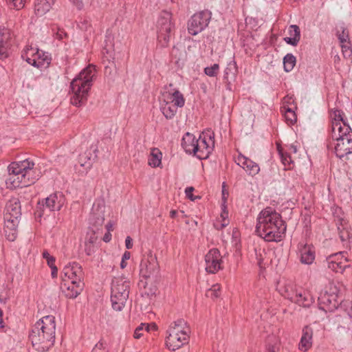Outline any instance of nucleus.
<instances>
[{"label":"nucleus","instance_id":"f257e3e1","mask_svg":"<svg viewBox=\"0 0 352 352\" xmlns=\"http://www.w3.org/2000/svg\"><path fill=\"white\" fill-rule=\"evenodd\" d=\"M286 228L280 214L271 207L263 210L257 217L256 232L267 241H280Z\"/></svg>","mask_w":352,"mask_h":352},{"label":"nucleus","instance_id":"f03ea898","mask_svg":"<svg viewBox=\"0 0 352 352\" xmlns=\"http://www.w3.org/2000/svg\"><path fill=\"white\" fill-rule=\"evenodd\" d=\"M8 177L6 184L8 188L14 189L29 186L41 177V171L35 167L33 161L27 159L12 162L8 167Z\"/></svg>","mask_w":352,"mask_h":352},{"label":"nucleus","instance_id":"7ed1b4c3","mask_svg":"<svg viewBox=\"0 0 352 352\" xmlns=\"http://www.w3.org/2000/svg\"><path fill=\"white\" fill-rule=\"evenodd\" d=\"M56 322L53 316H46L37 321L32 327L30 339L37 350L46 351L55 341Z\"/></svg>","mask_w":352,"mask_h":352},{"label":"nucleus","instance_id":"20e7f679","mask_svg":"<svg viewBox=\"0 0 352 352\" xmlns=\"http://www.w3.org/2000/svg\"><path fill=\"white\" fill-rule=\"evenodd\" d=\"M96 77L95 66L89 65L72 81L71 88L73 96L71 98V103L73 105L80 107L85 104Z\"/></svg>","mask_w":352,"mask_h":352},{"label":"nucleus","instance_id":"39448f33","mask_svg":"<svg viewBox=\"0 0 352 352\" xmlns=\"http://www.w3.org/2000/svg\"><path fill=\"white\" fill-rule=\"evenodd\" d=\"M181 145L186 153L193 154L200 160L206 159L214 146V133H203L196 138L193 134L187 132L183 136Z\"/></svg>","mask_w":352,"mask_h":352},{"label":"nucleus","instance_id":"423d86ee","mask_svg":"<svg viewBox=\"0 0 352 352\" xmlns=\"http://www.w3.org/2000/svg\"><path fill=\"white\" fill-rule=\"evenodd\" d=\"M190 327L184 319L172 322L166 331L165 344L166 348L175 351L188 344L190 338Z\"/></svg>","mask_w":352,"mask_h":352},{"label":"nucleus","instance_id":"0eeeda50","mask_svg":"<svg viewBox=\"0 0 352 352\" xmlns=\"http://www.w3.org/2000/svg\"><path fill=\"white\" fill-rule=\"evenodd\" d=\"M129 281L124 277L114 278L111 283V300L116 311H121L125 305L129 294Z\"/></svg>","mask_w":352,"mask_h":352},{"label":"nucleus","instance_id":"6e6552de","mask_svg":"<svg viewBox=\"0 0 352 352\" xmlns=\"http://www.w3.org/2000/svg\"><path fill=\"white\" fill-rule=\"evenodd\" d=\"M339 287L333 282L329 283L318 296L319 308L324 311H333L338 305Z\"/></svg>","mask_w":352,"mask_h":352},{"label":"nucleus","instance_id":"1a4fd4ad","mask_svg":"<svg viewBox=\"0 0 352 352\" xmlns=\"http://www.w3.org/2000/svg\"><path fill=\"white\" fill-rule=\"evenodd\" d=\"M212 13L208 10L194 14L188 22V31L191 35H197L208 27Z\"/></svg>","mask_w":352,"mask_h":352},{"label":"nucleus","instance_id":"9d476101","mask_svg":"<svg viewBox=\"0 0 352 352\" xmlns=\"http://www.w3.org/2000/svg\"><path fill=\"white\" fill-rule=\"evenodd\" d=\"M171 14L163 11L159 16L157 21V40L161 47H166L170 38V32L172 28L170 22Z\"/></svg>","mask_w":352,"mask_h":352},{"label":"nucleus","instance_id":"9b49d317","mask_svg":"<svg viewBox=\"0 0 352 352\" xmlns=\"http://www.w3.org/2000/svg\"><path fill=\"white\" fill-rule=\"evenodd\" d=\"M206 271L210 274H215L222 267V258L218 249L212 248L205 256Z\"/></svg>","mask_w":352,"mask_h":352},{"label":"nucleus","instance_id":"f8f14e48","mask_svg":"<svg viewBox=\"0 0 352 352\" xmlns=\"http://www.w3.org/2000/svg\"><path fill=\"white\" fill-rule=\"evenodd\" d=\"M335 222L337 226L339 237L346 248L349 246L350 239L352 237L351 226L349 221L344 217H336Z\"/></svg>","mask_w":352,"mask_h":352},{"label":"nucleus","instance_id":"ddd939ff","mask_svg":"<svg viewBox=\"0 0 352 352\" xmlns=\"http://www.w3.org/2000/svg\"><path fill=\"white\" fill-rule=\"evenodd\" d=\"M82 270L77 263H72L64 267L62 271V281L82 282Z\"/></svg>","mask_w":352,"mask_h":352},{"label":"nucleus","instance_id":"4468645a","mask_svg":"<svg viewBox=\"0 0 352 352\" xmlns=\"http://www.w3.org/2000/svg\"><path fill=\"white\" fill-rule=\"evenodd\" d=\"M105 205L103 201L95 202L92 206L89 217L90 223L100 227L104 221Z\"/></svg>","mask_w":352,"mask_h":352},{"label":"nucleus","instance_id":"2eb2a0df","mask_svg":"<svg viewBox=\"0 0 352 352\" xmlns=\"http://www.w3.org/2000/svg\"><path fill=\"white\" fill-rule=\"evenodd\" d=\"M332 140L334 142V152L340 159L352 153V137L350 135L342 140Z\"/></svg>","mask_w":352,"mask_h":352},{"label":"nucleus","instance_id":"dca6fc26","mask_svg":"<svg viewBox=\"0 0 352 352\" xmlns=\"http://www.w3.org/2000/svg\"><path fill=\"white\" fill-rule=\"evenodd\" d=\"M84 283L82 282L62 281L60 289L65 297L68 298H76L83 289Z\"/></svg>","mask_w":352,"mask_h":352},{"label":"nucleus","instance_id":"f3484780","mask_svg":"<svg viewBox=\"0 0 352 352\" xmlns=\"http://www.w3.org/2000/svg\"><path fill=\"white\" fill-rule=\"evenodd\" d=\"M235 162L251 176L257 175L260 171V167L256 162L241 154L235 157Z\"/></svg>","mask_w":352,"mask_h":352},{"label":"nucleus","instance_id":"a211bd4d","mask_svg":"<svg viewBox=\"0 0 352 352\" xmlns=\"http://www.w3.org/2000/svg\"><path fill=\"white\" fill-rule=\"evenodd\" d=\"M298 254L302 263L311 264L315 259V250L312 245L300 243L298 245Z\"/></svg>","mask_w":352,"mask_h":352},{"label":"nucleus","instance_id":"6ab92c4d","mask_svg":"<svg viewBox=\"0 0 352 352\" xmlns=\"http://www.w3.org/2000/svg\"><path fill=\"white\" fill-rule=\"evenodd\" d=\"M10 39V31L5 27H0V58H6L8 56Z\"/></svg>","mask_w":352,"mask_h":352},{"label":"nucleus","instance_id":"aec40b11","mask_svg":"<svg viewBox=\"0 0 352 352\" xmlns=\"http://www.w3.org/2000/svg\"><path fill=\"white\" fill-rule=\"evenodd\" d=\"M21 215V204L17 199L8 201L6 206L4 218L20 219Z\"/></svg>","mask_w":352,"mask_h":352},{"label":"nucleus","instance_id":"412c9836","mask_svg":"<svg viewBox=\"0 0 352 352\" xmlns=\"http://www.w3.org/2000/svg\"><path fill=\"white\" fill-rule=\"evenodd\" d=\"M19 219L4 218V234L6 239L10 241H14L18 234V225Z\"/></svg>","mask_w":352,"mask_h":352},{"label":"nucleus","instance_id":"4be33fe9","mask_svg":"<svg viewBox=\"0 0 352 352\" xmlns=\"http://www.w3.org/2000/svg\"><path fill=\"white\" fill-rule=\"evenodd\" d=\"M64 204V197L60 193H54L50 195L45 200L44 208L50 211L59 210Z\"/></svg>","mask_w":352,"mask_h":352},{"label":"nucleus","instance_id":"5701e85b","mask_svg":"<svg viewBox=\"0 0 352 352\" xmlns=\"http://www.w3.org/2000/svg\"><path fill=\"white\" fill-rule=\"evenodd\" d=\"M352 137V129L348 124L340 125L334 124L331 130V138L332 140H342L346 136Z\"/></svg>","mask_w":352,"mask_h":352},{"label":"nucleus","instance_id":"b1692460","mask_svg":"<svg viewBox=\"0 0 352 352\" xmlns=\"http://www.w3.org/2000/svg\"><path fill=\"white\" fill-rule=\"evenodd\" d=\"M313 330L311 327L306 326L302 329V335L298 344V349L307 351L312 346Z\"/></svg>","mask_w":352,"mask_h":352},{"label":"nucleus","instance_id":"393cba45","mask_svg":"<svg viewBox=\"0 0 352 352\" xmlns=\"http://www.w3.org/2000/svg\"><path fill=\"white\" fill-rule=\"evenodd\" d=\"M278 289L283 296L289 299L290 301L292 299H295L296 296L294 294L297 288L292 281H285L283 283L280 284Z\"/></svg>","mask_w":352,"mask_h":352},{"label":"nucleus","instance_id":"a878e982","mask_svg":"<svg viewBox=\"0 0 352 352\" xmlns=\"http://www.w3.org/2000/svg\"><path fill=\"white\" fill-rule=\"evenodd\" d=\"M294 296H296L295 299H292L291 301L300 306L308 307L314 301L310 294L302 289H297Z\"/></svg>","mask_w":352,"mask_h":352},{"label":"nucleus","instance_id":"bb28decb","mask_svg":"<svg viewBox=\"0 0 352 352\" xmlns=\"http://www.w3.org/2000/svg\"><path fill=\"white\" fill-rule=\"evenodd\" d=\"M34 60L32 62L31 65L39 68H46L51 63L50 56L43 51L39 50L36 55L34 56Z\"/></svg>","mask_w":352,"mask_h":352},{"label":"nucleus","instance_id":"cd10ccee","mask_svg":"<svg viewBox=\"0 0 352 352\" xmlns=\"http://www.w3.org/2000/svg\"><path fill=\"white\" fill-rule=\"evenodd\" d=\"M287 33L289 36L285 37L284 41L292 46H296L300 39V28L296 25H291L288 28Z\"/></svg>","mask_w":352,"mask_h":352},{"label":"nucleus","instance_id":"c85d7f7f","mask_svg":"<svg viewBox=\"0 0 352 352\" xmlns=\"http://www.w3.org/2000/svg\"><path fill=\"white\" fill-rule=\"evenodd\" d=\"M56 0H37L34 5L36 14L42 16L50 10Z\"/></svg>","mask_w":352,"mask_h":352},{"label":"nucleus","instance_id":"c756f323","mask_svg":"<svg viewBox=\"0 0 352 352\" xmlns=\"http://www.w3.org/2000/svg\"><path fill=\"white\" fill-rule=\"evenodd\" d=\"M160 110L166 118L172 119L176 114L177 108L164 98V102L161 104Z\"/></svg>","mask_w":352,"mask_h":352},{"label":"nucleus","instance_id":"7c9ffc66","mask_svg":"<svg viewBox=\"0 0 352 352\" xmlns=\"http://www.w3.org/2000/svg\"><path fill=\"white\" fill-rule=\"evenodd\" d=\"M154 331V322L141 323L135 329L133 337L135 339H140L145 336V333H149Z\"/></svg>","mask_w":352,"mask_h":352},{"label":"nucleus","instance_id":"2f4dec72","mask_svg":"<svg viewBox=\"0 0 352 352\" xmlns=\"http://www.w3.org/2000/svg\"><path fill=\"white\" fill-rule=\"evenodd\" d=\"M38 51L39 50L37 47L27 45L21 52V58L31 65Z\"/></svg>","mask_w":352,"mask_h":352},{"label":"nucleus","instance_id":"473e14b6","mask_svg":"<svg viewBox=\"0 0 352 352\" xmlns=\"http://www.w3.org/2000/svg\"><path fill=\"white\" fill-rule=\"evenodd\" d=\"M164 97L170 102L174 104L177 108L182 107L184 105L185 100L182 94H181L179 91L175 90L172 94H168L167 96L164 95Z\"/></svg>","mask_w":352,"mask_h":352},{"label":"nucleus","instance_id":"72a5a7b5","mask_svg":"<svg viewBox=\"0 0 352 352\" xmlns=\"http://www.w3.org/2000/svg\"><path fill=\"white\" fill-rule=\"evenodd\" d=\"M228 212L225 210L221 214L220 217L216 219L214 222V227L215 229L220 230L226 228L229 224V219H228Z\"/></svg>","mask_w":352,"mask_h":352},{"label":"nucleus","instance_id":"f704fd0d","mask_svg":"<svg viewBox=\"0 0 352 352\" xmlns=\"http://www.w3.org/2000/svg\"><path fill=\"white\" fill-rule=\"evenodd\" d=\"M332 122L331 128L334 124H340V125L348 124L346 120L344 118V113L341 110L335 109L331 115Z\"/></svg>","mask_w":352,"mask_h":352},{"label":"nucleus","instance_id":"c9c22d12","mask_svg":"<svg viewBox=\"0 0 352 352\" xmlns=\"http://www.w3.org/2000/svg\"><path fill=\"white\" fill-rule=\"evenodd\" d=\"M296 63V57L292 54H287L283 58V66L285 72H291Z\"/></svg>","mask_w":352,"mask_h":352},{"label":"nucleus","instance_id":"e433bc0d","mask_svg":"<svg viewBox=\"0 0 352 352\" xmlns=\"http://www.w3.org/2000/svg\"><path fill=\"white\" fill-rule=\"evenodd\" d=\"M336 36L340 41V43L350 41L349 30L344 25H340L336 28Z\"/></svg>","mask_w":352,"mask_h":352},{"label":"nucleus","instance_id":"4c0bfd02","mask_svg":"<svg viewBox=\"0 0 352 352\" xmlns=\"http://www.w3.org/2000/svg\"><path fill=\"white\" fill-rule=\"evenodd\" d=\"M283 109L285 113V118L289 124H294L297 120L296 115L292 108L289 107L287 105L283 106Z\"/></svg>","mask_w":352,"mask_h":352},{"label":"nucleus","instance_id":"58836bf2","mask_svg":"<svg viewBox=\"0 0 352 352\" xmlns=\"http://www.w3.org/2000/svg\"><path fill=\"white\" fill-rule=\"evenodd\" d=\"M278 150L281 162L284 165L285 169L289 170L292 168V161L290 155L287 153H283V150L279 148V147H278Z\"/></svg>","mask_w":352,"mask_h":352},{"label":"nucleus","instance_id":"ea45409f","mask_svg":"<svg viewBox=\"0 0 352 352\" xmlns=\"http://www.w3.org/2000/svg\"><path fill=\"white\" fill-rule=\"evenodd\" d=\"M328 267L332 271L339 273H342L348 265L344 264V262H337L327 261Z\"/></svg>","mask_w":352,"mask_h":352},{"label":"nucleus","instance_id":"a19ab883","mask_svg":"<svg viewBox=\"0 0 352 352\" xmlns=\"http://www.w3.org/2000/svg\"><path fill=\"white\" fill-rule=\"evenodd\" d=\"M220 285L218 284H215L212 286V287L207 290L206 296L208 298H211L212 299L217 298L220 296Z\"/></svg>","mask_w":352,"mask_h":352},{"label":"nucleus","instance_id":"79ce46f5","mask_svg":"<svg viewBox=\"0 0 352 352\" xmlns=\"http://www.w3.org/2000/svg\"><path fill=\"white\" fill-rule=\"evenodd\" d=\"M345 254H346V252H340L331 254L327 258V261H336V263L337 262H344V264H346V263L348 262V260L344 256Z\"/></svg>","mask_w":352,"mask_h":352},{"label":"nucleus","instance_id":"37998d69","mask_svg":"<svg viewBox=\"0 0 352 352\" xmlns=\"http://www.w3.org/2000/svg\"><path fill=\"white\" fill-rule=\"evenodd\" d=\"M342 52L345 58H350L352 56V48L350 41L340 43Z\"/></svg>","mask_w":352,"mask_h":352},{"label":"nucleus","instance_id":"c03bdc74","mask_svg":"<svg viewBox=\"0 0 352 352\" xmlns=\"http://www.w3.org/2000/svg\"><path fill=\"white\" fill-rule=\"evenodd\" d=\"M219 72V64H213L210 67H206L204 69V73L210 76V77H215L217 76Z\"/></svg>","mask_w":352,"mask_h":352},{"label":"nucleus","instance_id":"a18cd8bd","mask_svg":"<svg viewBox=\"0 0 352 352\" xmlns=\"http://www.w3.org/2000/svg\"><path fill=\"white\" fill-rule=\"evenodd\" d=\"M237 72L238 67L236 63L234 60L230 61L225 69V76H228L230 74L235 76Z\"/></svg>","mask_w":352,"mask_h":352},{"label":"nucleus","instance_id":"49530a36","mask_svg":"<svg viewBox=\"0 0 352 352\" xmlns=\"http://www.w3.org/2000/svg\"><path fill=\"white\" fill-rule=\"evenodd\" d=\"M97 239L98 238L94 232H91V233H88L86 236V239H85V245H89V246H94V244L96 242Z\"/></svg>","mask_w":352,"mask_h":352},{"label":"nucleus","instance_id":"de8ad7c7","mask_svg":"<svg viewBox=\"0 0 352 352\" xmlns=\"http://www.w3.org/2000/svg\"><path fill=\"white\" fill-rule=\"evenodd\" d=\"M10 3H12V6L16 10H21L23 8L26 2L30 0H8Z\"/></svg>","mask_w":352,"mask_h":352},{"label":"nucleus","instance_id":"09e8293b","mask_svg":"<svg viewBox=\"0 0 352 352\" xmlns=\"http://www.w3.org/2000/svg\"><path fill=\"white\" fill-rule=\"evenodd\" d=\"M263 254H265V252L264 250H259L258 251L256 250L257 264L261 267H262L263 265H264V258L263 257Z\"/></svg>","mask_w":352,"mask_h":352},{"label":"nucleus","instance_id":"8fccbe9b","mask_svg":"<svg viewBox=\"0 0 352 352\" xmlns=\"http://www.w3.org/2000/svg\"><path fill=\"white\" fill-rule=\"evenodd\" d=\"M131 257V253L128 251H125L122 255V261L120 263V267L124 269L126 267L127 263L126 261L129 260Z\"/></svg>","mask_w":352,"mask_h":352},{"label":"nucleus","instance_id":"3c124183","mask_svg":"<svg viewBox=\"0 0 352 352\" xmlns=\"http://www.w3.org/2000/svg\"><path fill=\"white\" fill-rule=\"evenodd\" d=\"M162 153L155 148V167L162 168Z\"/></svg>","mask_w":352,"mask_h":352},{"label":"nucleus","instance_id":"603ef678","mask_svg":"<svg viewBox=\"0 0 352 352\" xmlns=\"http://www.w3.org/2000/svg\"><path fill=\"white\" fill-rule=\"evenodd\" d=\"M91 352H107L104 343L100 340L94 346Z\"/></svg>","mask_w":352,"mask_h":352},{"label":"nucleus","instance_id":"864d4df0","mask_svg":"<svg viewBox=\"0 0 352 352\" xmlns=\"http://www.w3.org/2000/svg\"><path fill=\"white\" fill-rule=\"evenodd\" d=\"M43 256L44 258L46 259L47 262V264L49 266L50 265H53L54 264H55V258L54 256H51L48 252L47 251H44L43 252Z\"/></svg>","mask_w":352,"mask_h":352},{"label":"nucleus","instance_id":"5fc2aeb1","mask_svg":"<svg viewBox=\"0 0 352 352\" xmlns=\"http://www.w3.org/2000/svg\"><path fill=\"white\" fill-rule=\"evenodd\" d=\"M67 37V34L63 29L58 28L55 34V38L58 40H63Z\"/></svg>","mask_w":352,"mask_h":352},{"label":"nucleus","instance_id":"6e6d98bb","mask_svg":"<svg viewBox=\"0 0 352 352\" xmlns=\"http://www.w3.org/2000/svg\"><path fill=\"white\" fill-rule=\"evenodd\" d=\"M195 188L192 186L187 187L185 190L186 196L192 201H194L195 198L193 197L192 192Z\"/></svg>","mask_w":352,"mask_h":352},{"label":"nucleus","instance_id":"4d7b16f0","mask_svg":"<svg viewBox=\"0 0 352 352\" xmlns=\"http://www.w3.org/2000/svg\"><path fill=\"white\" fill-rule=\"evenodd\" d=\"M74 6L78 10H81L83 8L82 0H69Z\"/></svg>","mask_w":352,"mask_h":352},{"label":"nucleus","instance_id":"13d9d810","mask_svg":"<svg viewBox=\"0 0 352 352\" xmlns=\"http://www.w3.org/2000/svg\"><path fill=\"white\" fill-rule=\"evenodd\" d=\"M80 166L81 167H83L85 168V172H87L91 167V163L90 162V159H88V160L85 162L84 163H80Z\"/></svg>","mask_w":352,"mask_h":352},{"label":"nucleus","instance_id":"bf43d9fd","mask_svg":"<svg viewBox=\"0 0 352 352\" xmlns=\"http://www.w3.org/2000/svg\"><path fill=\"white\" fill-rule=\"evenodd\" d=\"M125 245L127 249H131L133 248L132 239L130 236H126L125 239Z\"/></svg>","mask_w":352,"mask_h":352},{"label":"nucleus","instance_id":"052dcab7","mask_svg":"<svg viewBox=\"0 0 352 352\" xmlns=\"http://www.w3.org/2000/svg\"><path fill=\"white\" fill-rule=\"evenodd\" d=\"M148 164L152 166L154 164V148L150 149V158L148 159Z\"/></svg>","mask_w":352,"mask_h":352},{"label":"nucleus","instance_id":"680f3d73","mask_svg":"<svg viewBox=\"0 0 352 352\" xmlns=\"http://www.w3.org/2000/svg\"><path fill=\"white\" fill-rule=\"evenodd\" d=\"M50 267L52 270V278H56L58 274V269L56 267L55 264L53 265H50Z\"/></svg>","mask_w":352,"mask_h":352},{"label":"nucleus","instance_id":"e2e57ef3","mask_svg":"<svg viewBox=\"0 0 352 352\" xmlns=\"http://www.w3.org/2000/svg\"><path fill=\"white\" fill-rule=\"evenodd\" d=\"M293 102H294V100L292 99V98L287 96L283 98V106L287 105L286 104H290Z\"/></svg>","mask_w":352,"mask_h":352},{"label":"nucleus","instance_id":"0e129e2a","mask_svg":"<svg viewBox=\"0 0 352 352\" xmlns=\"http://www.w3.org/2000/svg\"><path fill=\"white\" fill-rule=\"evenodd\" d=\"M111 239V234L109 232H107L103 236V241L106 243L109 242Z\"/></svg>","mask_w":352,"mask_h":352},{"label":"nucleus","instance_id":"69168bd1","mask_svg":"<svg viewBox=\"0 0 352 352\" xmlns=\"http://www.w3.org/2000/svg\"><path fill=\"white\" fill-rule=\"evenodd\" d=\"M94 246L85 245V252L87 255H91L94 252Z\"/></svg>","mask_w":352,"mask_h":352},{"label":"nucleus","instance_id":"338daca9","mask_svg":"<svg viewBox=\"0 0 352 352\" xmlns=\"http://www.w3.org/2000/svg\"><path fill=\"white\" fill-rule=\"evenodd\" d=\"M276 347L274 345L270 344L266 347L265 352H276Z\"/></svg>","mask_w":352,"mask_h":352},{"label":"nucleus","instance_id":"774afa93","mask_svg":"<svg viewBox=\"0 0 352 352\" xmlns=\"http://www.w3.org/2000/svg\"><path fill=\"white\" fill-rule=\"evenodd\" d=\"M112 227H113V226H112V224H111L110 222H109V223L107 224V226H106V228H107V229L108 232H110V231L112 230Z\"/></svg>","mask_w":352,"mask_h":352}]
</instances>
